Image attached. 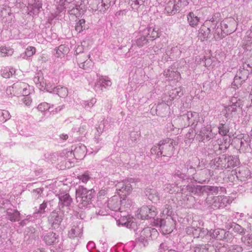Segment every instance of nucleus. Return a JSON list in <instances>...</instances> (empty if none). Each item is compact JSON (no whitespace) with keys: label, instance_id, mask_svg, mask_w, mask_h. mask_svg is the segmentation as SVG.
Instances as JSON below:
<instances>
[{"label":"nucleus","instance_id":"33","mask_svg":"<svg viewBox=\"0 0 252 252\" xmlns=\"http://www.w3.org/2000/svg\"><path fill=\"white\" fill-rule=\"evenodd\" d=\"M46 207H47L46 203H43L40 205V209L44 210Z\"/></svg>","mask_w":252,"mask_h":252},{"label":"nucleus","instance_id":"18","mask_svg":"<svg viewBox=\"0 0 252 252\" xmlns=\"http://www.w3.org/2000/svg\"><path fill=\"white\" fill-rule=\"evenodd\" d=\"M242 84V81L241 80L239 77H235L233 82H232L231 86L234 89H238L240 87Z\"/></svg>","mask_w":252,"mask_h":252},{"label":"nucleus","instance_id":"10","mask_svg":"<svg viewBox=\"0 0 252 252\" xmlns=\"http://www.w3.org/2000/svg\"><path fill=\"white\" fill-rule=\"evenodd\" d=\"M81 233V229L78 225H73L68 231V236L70 238H74L78 236Z\"/></svg>","mask_w":252,"mask_h":252},{"label":"nucleus","instance_id":"8","mask_svg":"<svg viewBox=\"0 0 252 252\" xmlns=\"http://www.w3.org/2000/svg\"><path fill=\"white\" fill-rule=\"evenodd\" d=\"M58 235L56 233L50 232L45 235L44 241L47 245H52L58 242Z\"/></svg>","mask_w":252,"mask_h":252},{"label":"nucleus","instance_id":"20","mask_svg":"<svg viewBox=\"0 0 252 252\" xmlns=\"http://www.w3.org/2000/svg\"><path fill=\"white\" fill-rule=\"evenodd\" d=\"M36 52V48L33 46H29L25 51V55L27 57H30L33 56Z\"/></svg>","mask_w":252,"mask_h":252},{"label":"nucleus","instance_id":"32","mask_svg":"<svg viewBox=\"0 0 252 252\" xmlns=\"http://www.w3.org/2000/svg\"><path fill=\"white\" fill-rule=\"evenodd\" d=\"M70 199L69 196L68 194H65L60 198L61 201H65L66 200H69Z\"/></svg>","mask_w":252,"mask_h":252},{"label":"nucleus","instance_id":"28","mask_svg":"<svg viewBox=\"0 0 252 252\" xmlns=\"http://www.w3.org/2000/svg\"><path fill=\"white\" fill-rule=\"evenodd\" d=\"M220 231H221V232H223L224 230H220V229H216V230H214V233H213V235L214 236H215V235H217V236L216 237V238L217 239H221V238L219 237L218 236V235L220 234Z\"/></svg>","mask_w":252,"mask_h":252},{"label":"nucleus","instance_id":"12","mask_svg":"<svg viewBox=\"0 0 252 252\" xmlns=\"http://www.w3.org/2000/svg\"><path fill=\"white\" fill-rule=\"evenodd\" d=\"M148 37L154 40L159 37V29L157 28H150L148 29Z\"/></svg>","mask_w":252,"mask_h":252},{"label":"nucleus","instance_id":"1","mask_svg":"<svg viewBox=\"0 0 252 252\" xmlns=\"http://www.w3.org/2000/svg\"><path fill=\"white\" fill-rule=\"evenodd\" d=\"M29 86L24 82H17L6 89V92L8 95H27L29 93L28 89Z\"/></svg>","mask_w":252,"mask_h":252},{"label":"nucleus","instance_id":"25","mask_svg":"<svg viewBox=\"0 0 252 252\" xmlns=\"http://www.w3.org/2000/svg\"><path fill=\"white\" fill-rule=\"evenodd\" d=\"M190 116L191 118H194V122H192L193 124L197 123L199 120V113L195 112H190Z\"/></svg>","mask_w":252,"mask_h":252},{"label":"nucleus","instance_id":"27","mask_svg":"<svg viewBox=\"0 0 252 252\" xmlns=\"http://www.w3.org/2000/svg\"><path fill=\"white\" fill-rule=\"evenodd\" d=\"M32 99L29 97H25L24 98V102L26 105H30L32 103Z\"/></svg>","mask_w":252,"mask_h":252},{"label":"nucleus","instance_id":"29","mask_svg":"<svg viewBox=\"0 0 252 252\" xmlns=\"http://www.w3.org/2000/svg\"><path fill=\"white\" fill-rule=\"evenodd\" d=\"M210 64H211L210 59L206 58L205 60L204 66L206 67H208Z\"/></svg>","mask_w":252,"mask_h":252},{"label":"nucleus","instance_id":"30","mask_svg":"<svg viewBox=\"0 0 252 252\" xmlns=\"http://www.w3.org/2000/svg\"><path fill=\"white\" fill-rule=\"evenodd\" d=\"M167 251V249L165 248V246L163 244H161L160 246L159 252H165Z\"/></svg>","mask_w":252,"mask_h":252},{"label":"nucleus","instance_id":"40","mask_svg":"<svg viewBox=\"0 0 252 252\" xmlns=\"http://www.w3.org/2000/svg\"><path fill=\"white\" fill-rule=\"evenodd\" d=\"M85 66V65H84V64H82V66H81V67H82V68H83L84 69H86V68L85 67V66Z\"/></svg>","mask_w":252,"mask_h":252},{"label":"nucleus","instance_id":"43","mask_svg":"<svg viewBox=\"0 0 252 252\" xmlns=\"http://www.w3.org/2000/svg\"><path fill=\"white\" fill-rule=\"evenodd\" d=\"M5 113H6V114H8V112L7 111H5Z\"/></svg>","mask_w":252,"mask_h":252},{"label":"nucleus","instance_id":"13","mask_svg":"<svg viewBox=\"0 0 252 252\" xmlns=\"http://www.w3.org/2000/svg\"><path fill=\"white\" fill-rule=\"evenodd\" d=\"M226 34L220 28H217L213 34V38L216 41H219L224 38Z\"/></svg>","mask_w":252,"mask_h":252},{"label":"nucleus","instance_id":"3","mask_svg":"<svg viewBox=\"0 0 252 252\" xmlns=\"http://www.w3.org/2000/svg\"><path fill=\"white\" fill-rule=\"evenodd\" d=\"M116 187L117 193L123 198L129 195L132 191V186L127 181L118 182L116 184Z\"/></svg>","mask_w":252,"mask_h":252},{"label":"nucleus","instance_id":"5","mask_svg":"<svg viewBox=\"0 0 252 252\" xmlns=\"http://www.w3.org/2000/svg\"><path fill=\"white\" fill-rule=\"evenodd\" d=\"M91 195L89 191L86 189L80 188L76 191V199L78 202H80L85 205L87 202L91 199Z\"/></svg>","mask_w":252,"mask_h":252},{"label":"nucleus","instance_id":"19","mask_svg":"<svg viewBox=\"0 0 252 252\" xmlns=\"http://www.w3.org/2000/svg\"><path fill=\"white\" fill-rule=\"evenodd\" d=\"M68 51V48L64 45H60L56 51V53L59 57H61L62 54H64Z\"/></svg>","mask_w":252,"mask_h":252},{"label":"nucleus","instance_id":"16","mask_svg":"<svg viewBox=\"0 0 252 252\" xmlns=\"http://www.w3.org/2000/svg\"><path fill=\"white\" fill-rule=\"evenodd\" d=\"M85 20L84 19H80L76 24L75 27V30L78 33H80L85 29Z\"/></svg>","mask_w":252,"mask_h":252},{"label":"nucleus","instance_id":"6","mask_svg":"<svg viewBox=\"0 0 252 252\" xmlns=\"http://www.w3.org/2000/svg\"><path fill=\"white\" fill-rule=\"evenodd\" d=\"M208 23L205 22L199 29L198 37L201 41H206L211 37V30Z\"/></svg>","mask_w":252,"mask_h":252},{"label":"nucleus","instance_id":"2","mask_svg":"<svg viewBox=\"0 0 252 252\" xmlns=\"http://www.w3.org/2000/svg\"><path fill=\"white\" fill-rule=\"evenodd\" d=\"M158 210L154 206L143 205L137 211V217L141 220H155Z\"/></svg>","mask_w":252,"mask_h":252},{"label":"nucleus","instance_id":"26","mask_svg":"<svg viewBox=\"0 0 252 252\" xmlns=\"http://www.w3.org/2000/svg\"><path fill=\"white\" fill-rule=\"evenodd\" d=\"M101 81V84L103 86H110L111 85V82L110 80L108 79H106L103 77H101V79H100Z\"/></svg>","mask_w":252,"mask_h":252},{"label":"nucleus","instance_id":"37","mask_svg":"<svg viewBox=\"0 0 252 252\" xmlns=\"http://www.w3.org/2000/svg\"><path fill=\"white\" fill-rule=\"evenodd\" d=\"M129 219H130V217H129V216H128V219H127V221L124 222V223L125 224H126V223L127 222H130V220H129Z\"/></svg>","mask_w":252,"mask_h":252},{"label":"nucleus","instance_id":"21","mask_svg":"<svg viewBox=\"0 0 252 252\" xmlns=\"http://www.w3.org/2000/svg\"><path fill=\"white\" fill-rule=\"evenodd\" d=\"M218 15H219V13L215 14L212 16V17L210 18V19L207 20L205 21V22H209V23H208L209 26H210V25H211V24L214 26H216V25L218 23V21L217 19Z\"/></svg>","mask_w":252,"mask_h":252},{"label":"nucleus","instance_id":"22","mask_svg":"<svg viewBox=\"0 0 252 252\" xmlns=\"http://www.w3.org/2000/svg\"><path fill=\"white\" fill-rule=\"evenodd\" d=\"M136 44L139 47H142L148 42V40L145 36H142L136 40Z\"/></svg>","mask_w":252,"mask_h":252},{"label":"nucleus","instance_id":"17","mask_svg":"<svg viewBox=\"0 0 252 252\" xmlns=\"http://www.w3.org/2000/svg\"><path fill=\"white\" fill-rule=\"evenodd\" d=\"M219 133L221 136H225L229 131V128L227 126H225L224 124H221L218 127Z\"/></svg>","mask_w":252,"mask_h":252},{"label":"nucleus","instance_id":"14","mask_svg":"<svg viewBox=\"0 0 252 252\" xmlns=\"http://www.w3.org/2000/svg\"><path fill=\"white\" fill-rule=\"evenodd\" d=\"M8 217L11 221H19L20 219V213L17 210H11L8 212Z\"/></svg>","mask_w":252,"mask_h":252},{"label":"nucleus","instance_id":"41","mask_svg":"<svg viewBox=\"0 0 252 252\" xmlns=\"http://www.w3.org/2000/svg\"><path fill=\"white\" fill-rule=\"evenodd\" d=\"M168 207H169V206H168V205H166V206H165V208L168 209Z\"/></svg>","mask_w":252,"mask_h":252},{"label":"nucleus","instance_id":"7","mask_svg":"<svg viewBox=\"0 0 252 252\" xmlns=\"http://www.w3.org/2000/svg\"><path fill=\"white\" fill-rule=\"evenodd\" d=\"M187 20L190 27L196 28L199 25L200 18L196 16L193 12L191 11L187 15Z\"/></svg>","mask_w":252,"mask_h":252},{"label":"nucleus","instance_id":"39","mask_svg":"<svg viewBox=\"0 0 252 252\" xmlns=\"http://www.w3.org/2000/svg\"><path fill=\"white\" fill-rule=\"evenodd\" d=\"M42 106V104H40V105L38 106V108H39V109H41V106Z\"/></svg>","mask_w":252,"mask_h":252},{"label":"nucleus","instance_id":"24","mask_svg":"<svg viewBox=\"0 0 252 252\" xmlns=\"http://www.w3.org/2000/svg\"><path fill=\"white\" fill-rule=\"evenodd\" d=\"M78 179L81 180L83 183H87L90 179L89 175L88 173H85L81 176H78Z\"/></svg>","mask_w":252,"mask_h":252},{"label":"nucleus","instance_id":"23","mask_svg":"<svg viewBox=\"0 0 252 252\" xmlns=\"http://www.w3.org/2000/svg\"><path fill=\"white\" fill-rule=\"evenodd\" d=\"M1 75L3 78H9L12 75V72L7 69H4L2 71Z\"/></svg>","mask_w":252,"mask_h":252},{"label":"nucleus","instance_id":"4","mask_svg":"<svg viewBox=\"0 0 252 252\" xmlns=\"http://www.w3.org/2000/svg\"><path fill=\"white\" fill-rule=\"evenodd\" d=\"M160 222V229L164 234L171 233L175 228V221L170 216L161 220Z\"/></svg>","mask_w":252,"mask_h":252},{"label":"nucleus","instance_id":"31","mask_svg":"<svg viewBox=\"0 0 252 252\" xmlns=\"http://www.w3.org/2000/svg\"><path fill=\"white\" fill-rule=\"evenodd\" d=\"M106 194V190L105 189H101L98 193V196H104Z\"/></svg>","mask_w":252,"mask_h":252},{"label":"nucleus","instance_id":"42","mask_svg":"<svg viewBox=\"0 0 252 252\" xmlns=\"http://www.w3.org/2000/svg\"><path fill=\"white\" fill-rule=\"evenodd\" d=\"M124 220H125L124 218H123V219H121V220H122V221H124Z\"/></svg>","mask_w":252,"mask_h":252},{"label":"nucleus","instance_id":"11","mask_svg":"<svg viewBox=\"0 0 252 252\" xmlns=\"http://www.w3.org/2000/svg\"><path fill=\"white\" fill-rule=\"evenodd\" d=\"M14 53L13 49L6 46L0 47V57H4L11 56Z\"/></svg>","mask_w":252,"mask_h":252},{"label":"nucleus","instance_id":"36","mask_svg":"<svg viewBox=\"0 0 252 252\" xmlns=\"http://www.w3.org/2000/svg\"><path fill=\"white\" fill-rule=\"evenodd\" d=\"M45 89H46L47 90V91H48V92H51V91H52V89H48V85H46V86H45Z\"/></svg>","mask_w":252,"mask_h":252},{"label":"nucleus","instance_id":"38","mask_svg":"<svg viewBox=\"0 0 252 252\" xmlns=\"http://www.w3.org/2000/svg\"><path fill=\"white\" fill-rule=\"evenodd\" d=\"M34 252H44L42 251H41L40 250H38L35 251Z\"/></svg>","mask_w":252,"mask_h":252},{"label":"nucleus","instance_id":"35","mask_svg":"<svg viewBox=\"0 0 252 252\" xmlns=\"http://www.w3.org/2000/svg\"><path fill=\"white\" fill-rule=\"evenodd\" d=\"M60 137L61 138L64 139V140H66L68 138V135L67 134H62L60 136Z\"/></svg>","mask_w":252,"mask_h":252},{"label":"nucleus","instance_id":"34","mask_svg":"<svg viewBox=\"0 0 252 252\" xmlns=\"http://www.w3.org/2000/svg\"><path fill=\"white\" fill-rule=\"evenodd\" d=\"M236 105L235 104H233L231 106H230V108L232 109V111H236Z\"/></svg>","mask_w":252,"mask_h":252},{"label":"nucleus","instance_id":"15","mask_svg":"<svg viewBox=\"0 0 252 252\" xmlns=\"http://www.w3.org/2000/svg\"><path fill=\"white\" fill-rule=\"evenodd\" d=\"M56 92L57 94L61 97H65L68 95V89L65 87L58 86Z\"/></svg>","mask_w":252,"mask_h":252},{"label":"nucleus","instance_id":"9","mask_svg":"<svg viewBox=\"0 0 252 252\" xmlns=\"http://www.w3.org/2000/svg\"><path fill=\"white\" fill-rule=\"evenodd\" d=\"M158 234V231L155 228H147L141 232V236H145L144 237L147 240L152 239V235L156 236Z\"/></svg>","mask_w":252,"mask_h":252}]
</instances>
